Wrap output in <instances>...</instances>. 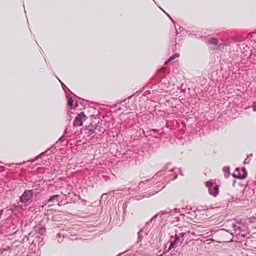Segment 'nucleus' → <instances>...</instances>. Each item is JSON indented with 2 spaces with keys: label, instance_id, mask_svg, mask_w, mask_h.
<instances>
[{
  "label": "nucleus",
  "instance_id": "obj_1",
  "mask_svg": "<svg viewBox=\"0 0 256 256\" xmlns=\"http://www.w3.org/2000/svg\"><path fill=\"white\" fill-rule=\"evenodd\" d=\"M33 194L32 190H26L20 197V202L26 205H28V203L31 202Z\"/></svg>",
  "mask_w": 256,
  "mask_h": 256
},
{
  "label": "nucleus",
  "instance_id": "obj_2",
  "mask_svg": "<svg viewBox=\"0 0 256 256\" xmlns=\"http://www.w3.org/2000/svg\"><path fill=\"white\" fill-rule=\"evenodd\" d=\"M87 118V116L84 114V112H82L79 114H78L74 121V126H80L82 125L84 122L86 121Z\"/></svg>",
  "mask_w": 256,
  "mask_h": 256
},
{
  "label": "nucleus",
  "instance_id": "obj_3",
  "mask_svg": "<svg viewBox=\"0 0 256 256\" xmlns=\"http://www.w3.org/2000/svg\"><path fill=\"white\" fill-rule=\"evenodd\" d=\"M247 174L245 168H236L232 174L233 177L238 179H244L246 177Z\"/></svg>",
  "mask_w": 256,
  "mask_h": 256
},
{
  "label": "nucleus",
  "instance_id": "obj_4",
  "mask_svg": "<svg viewBox=\"0 0 256 256\" xmlns=\"http://www.w3.org/2000/svg\"><path fill=\"white\" fill-rule=\"evenodd\" d=\"M218 40L215 38H210L208 40V44L210 45H214L216 47L212 50H221L224 47V44H218Z\"/></svg>",
  "mask_w": 256,
  "mask_h": 256
},
{
  "label": "nucleus",
  "instance_id": "obj_5",
  "mask_svg": "<svg viewBox=\"0 0 256 256\" xmlns=\"http://www.w3.org/2000/svg\"><path fill=\"white\" fill-rule=\"evenodd\" d=\"M219 192V186H215L214 188V192H210V194H212L214 196H216Z\"/></svg>",
  "mask_w": 256,
  "mask_h": 256
},
{
  "label": "nucleus",
  "instance_id": "obj_6",
  "mask_svg": "<svg viewBox=\"0 0 256 256\" xmlns=\"http://www.w3.org/2000/svg\"><path fill=\"white\" fill-rule=\"evenodd\" d=\"M58 195H54V196H52L48 200V202H54L55 200H56L57 202H58Z\"/></svg>",
  "mask_w": 256,
  "mask_h": 256
},
{
  "label": "nucleus",
  "instance_id": "obj_7",
  "mask_svg": "<svg viewBox=\"0 0 256 256\" xmlns=\"http://www.w3.org/2000/svg\"><path fill=\"white\" fill-rule=\"evenodd\" d=\"M179 56H180V54H175L173 56H172L170 57V58H168V61H172V60H174L176 58H178Z\"/></svg>",
  "mask_w": 256,
  "mask_h": 256
},
{
  "label": "nucleus",
  "instance_id": "obj_8",
  "mask_svg": "<svg viewBox=\"0 0 256 256\" xmlns=\"http://www.w3.org/2000/svg\"><path fill=\"white\" fill-rule=\"evenodd\" d=\"M73 102H74V100H72V98H68V104L72 107L73 106Z\"/></svg>",
  "mask_w": 256,
  "mask_h": 256
},
{
  "label": "nucleus",
  "instance_id": "obj_9",
  "mask_svg": "<svg viewBox=\"0 0 256 256\" xmlns=\"http://www.w3.org/2000/svg\"><path fill=\"white\" fill-rule=\"evenodd\" d=\"M176 243V241L172 242L170 243V247H169L168 250H171L172 248L174 247V246H175Z\"/></svg>",
  "mask_w": 256,
  "mask_h": 256
},
{
  "label": "nucleus",
  "instance_id": "obj_10",
  "mask_svg": "<svg viewBox=\"0 0 256 256\" xmlns=\"http://www.w3.org/2000/svg\"><path fill=\"white\" fill-rule=\"evenodd\" d=\"M166 70V67H162L160 69L159 71L160 72H164Z\"/></svg>",
  "mask_w": 256,
  "mask_h": 256
},
{
  "label": "nucleus",
  "instance_id": "obj_11",
  "mask_svg": "<svg viewBox=\"0 0 256 256\" xmlns=\"http://www.w3.org/2000/svg\"><path fill=\"white\" fill-rule=\"evenodd\" d=\"M212 186V183L211 182H206V186H208V187H210V186Z\"/></svg>",
  "mask_w": 256,
  "mask_h": 256
},
{
  "label": "nucleus",
  "instance_id": "obj_12",
  "mask_svg": "<svg viewBox=\"0 0 256 256\" xmlns=\"http://www.w3.org/2000/svg\"><path fill=\"white\" fill-rule=\"evenodd\" d=\"M179 239V238L176 236V237H175V240L176 242V241Z\"/></svg>",
  "mask_w": 256,
  "mask_h": 256
},
{
  "label": "nucleus",
  "instance_id": "obj_13",
  "mask_svg": "<svg viewBox=\"0 0 256 256\" xmlns=\"http://www.w3.org/2000/svg\"><path fill=\"white\" fill-rule=\"evenodd\" d=\"M170 61H168V60L166 61L165 62H164V64H168L169 62H170Z\"/></svg>",
  "mask_w": 256,
  "mask_h": 256
}]
</instances>
